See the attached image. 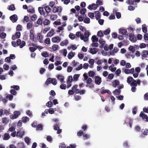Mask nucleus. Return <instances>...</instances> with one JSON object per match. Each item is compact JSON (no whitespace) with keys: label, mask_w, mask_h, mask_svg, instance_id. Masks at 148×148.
Segmentation results:
<instances>
[{"label":"nucleus","mask_w":148,"mask_h":148,"mask_svg":"<svg viewBox=\"0 0 148 148\" xmlns=\"http://www.w3.org/2000/svg\"><path fill=\"white\" fill-rule=\"evenodd\" d=\"M37 19V16L36 14H34L31 17V19L33 21H35Z\"/></svg>","instance_id":"nucleus-44"},{"label":"nucleus","mask_w":148,"mask_h":148,"mask_svg":"<svg viewBox=\"0 0 148 148\" xmlns=\"http://www.w3.org/2000/svg\"><path fill=\"white\" fill-rule=\"evenodd\" d=\"M114 77V75L113 73H111L109 74L108 76V78L110 79H112Z\"/></svg>","instance_id":"nucleus-50"},{"label":"nucleus","mask_w":148,"mask_h":148,"mask_svg":"<svg viewBox=\"0 0 148 148\" xmlns=\"http://www.w3.org/2000/svg\"><path fill=\"white\" fill-rule=\"evenodd\" d=\"M57 16L56 15H50V19L51 20L54 21L57 18Z\"/></svg>","instance_id":"nucleus-29"},{"label":"nucleus","mask_w":148,"mask_h":148,"mask_svg":"<svg viewBox=\"0 0 148 148\" xmlns=\"http://www.w3.org/2000/svg\"><path fill=\"white\" fill-rule=\"evenodd\" d=\"M50 23V21L47 19H46L43 21V23L44 25H47L49 24Z\"/></svg>","instance_id":"nucleus-26"},{"label":"nucleus","mask_w":148,"mask_h":148,"mask_svg":"<svg viewBox=\"0 0 148 148\" xmlns=\"http://www.w3.org/2000/svg\"><path fill=\"white\" fill-rule=\"evenodd\" d=\"M79 75L78 74H75L73 76V79L75 81H77L79 78Z\"/></svg>","instance_id":"nucleus-60"},{"label":"nucleus","mask_w":148,"mask_h":148,"mask_svg":"<svg viewBox=\"0 0 148 148\" xmlns=\"http://www.w3.org/2000/svg\"><path fill=\"white\" fill-rule=\"evenodd\" d=\"M44 42L46 44H49L50 43V38H47L45 40Z\"/></svg>","instance_id":"nucleus-51"},{"label":"nucleus","mask_w":148,"mask_h":148,"mask_svg":"<svg viewBox=\"0 0 148 148\" xmlns=\"http://www.w3.org/2000/svg\"><path fill=\"white\" fill-rule=\"evenodd\" d=\"M33 23L31 21L28 23L27 24V29H30L32 27Z\"/></svg>","instance_id":"nucleus-35"},{"label":"nucleus","mask_w":148,"mask_h":148,"mask_svg":"<svg viewBox=\"0 0 148 148\" xmlns=\"http://www.w3.org/2000/svg\"><path fill=\"white\" fill-rule=\"evenodd\" d=\"M130 85L132 86H137V84L136 81L134 79L132 82L131 83Z\"/></svg>","instance_id":"nucleus-33"},{"label":"nucleus","mask_w":148,"mask_h":148,"mask_svg":"<svg viewBox=\"0 0 148 148\" xmlns=\"http://www.w3.org/2000/svg\"><path fill=\"white\" fill-rule=\"evenodd\" d=\"M94 12L96 14L95 17L96 20H97L101 18L100 13L99 11H95Z\"/></svg>","instance_id":"nucleus-20"},{"label":"nucleus","mask_w":148,"mask_h":148,"mask_svg":"<svg viewBox=\"0 0 148 148\" xmlns=\"http://www.w3.org/2000/svg\"><path fill=\"white\" fill-rule=\"evenodd\" d=\"M38 10L41 15H43L45 17L46 16H45V13L43 7H39L38 8Z\"/></svg>","instance_id":"nucleus-13"},{"label":"nucleus","mask_w":148,"mask_h":148,"mask_svg":"<svg viewBox=\"0 0 148 148\" xmlns=\"http://www.w3.org/2000/svg\"><path fill=\"white\" fill-rule=\"evenodd\" d=\"M84 22L86 23H89L90 22V19L88 17L84 19Z\"/></svg>","instance_id":"nucleus-46"},{"label":"nucleus","mask_w":148,"mask_h":148,"mask_svg":"<svg viewBox=\"0 0 148 148\" xmlns=\"http://www.w3.org/2000/svg\"><path fill=\"white\" fill-rule=\"evenodd\" d=\"M95 81L96 84L99 85L102 82L101 78L99 76H96L95 77Z\"/></svg>","instance_id":"nucleus-6"},{"label":"nucleus","mask_w":148,"mask_h":148,"mask_svg":"<svg viewBox=\"0 0 148 148\" xmlns=\"http://www.w3.org/2000/svg\"><path fill=\"white\" fill-rule=\"evenodd\" d=\"M36 127L37 130H42L43 129L42 126L41 124L38 125Z\"/></svg>","instance_id":"nucleus-47"},{"label":"nucleus","mask_w":148,"mask_h":148,"mask_svg":"<svg viewBox=\"0 0 148 148\" xmlns=\"http://www.w3.org/2000/svg\"><path fill=\"white\" fill-rule=\"evenodd\" d=\"M84 36H85V38L86 40H84V42L87 41L88 40V37L89 36V32H88L86 31L84 33Z\"/></svg>","instance_id":"nucleus-23"},{"label":"nucleus","mask_w":148,"mask_h":148,"mask_svg":"<svg viewBox=\"0 0 148 148\" xmlns=\"http://www.w3.org/2000/svg\"><path fill=\"white\" fill-rule=\"evenodd\" d=\"M121 91L117 89H116L113 92V94L115 95H118L120 94Z\"/></svg>","instance_id":"nucleus-30"},{"label":"nucleus","mask_w":148,"mask_h":148,"mask_svg":"<svg viewBox=\"0 0 148 148\" xmlns=\"http://www.w3.org/2000/svg\"><path fill=\"white\" fill-rule=\"evenodd\" d=\"M18 148H24V146L23 143H18Z\"/></svg>","instance_id":"nucleus-61"},{"label":"nucleus","mask_w":148,"mask_h":148,"mask_svg":"<svg viewBox=\"0 0 148 148\" xmlns=\"http://www.w3.org/2000/svg\"><path fill=\"white\" fill-rule=\"evenodd\" d=\"M16 43L17 44V46H19L21 48H22L24 46L26 43L25 41H21L20 39H18L17 40L16 42L14 41H12V45L14 47H16Z\"/></svg>","instance_id":"nucleus-1"},{"label":"nucleus","mask_w":148,"mask_h":148,"mask_svg":"<svg viewBox=\"0 0 148 148\" xmlns=\"http://www.w3.org/2000/svg\"><path fill=\"white\" fill-rule=\"evenodd\" d=\"M10 87L11 88H14V90H18L20 89L19 86L17 85H14L13 86H11Z\"/></svg>","instance_id":"nucleus-37"},{"label":"nucleus","mask_w":148,"mask_h":148,"mask_svg":"<svg viewBox=\"0 0 148 148\" xmlns=\"http://www.w3.org/2000/svg\"><path fill=\"white\" fill-rule=\"evenodd\" d=\"M134 80L132 77H129L127 78V82L129 84L131 83V82Z\"/></svg>","instance_id":"nucleus-36"},{"label":"nucleus","mask_w":148,"mask_h":148,"mask_svg":"<svg viewBox=\"0 0 148 148\" xmlns=\"http://www.w3.org/2000/svg\"><path fill=\"white\" fill-rule=\"evenodd\" d=\"M147 51L144 50L143 51V53L142 54V57L144 58H146L147 57Z\"/></svg>","instance_id":"nucleus-41"},{"label":"nucleus","mask_w":148,"mask_h":148,"mask_svg":"<svg viewBox=\"0 0 148 148\" xmlns=\"http://www.w3.org/2000/svg\"><path fill=\"white\" fill-rule=\"evenodd\" d=\"M89 76L90 77H92L94 76L95 73V72L92 71H90L88 72Z\"/></svg>","instance_id":"nucleus-42"},{"label":"nucleus","mask_w":148,"mask_h":148,"mask_svg":"<svg viewBox=\"0 0 148 148\" xmlns=\"http://www.w3.org/2000/svg\"><path fill=\"white\" fill-rule=\"evenodd\" d=\"M6 36V33L4 32H2L0 36L3 38H5Z\"/></svg>","instance_id":"nucleus-53"},{"label":"nucleus","mask_w":148,"mask_h":148,"mask_svg":"<svg viewBox=\"0 0 148 148\" xmlns=\"http://www.w3.org/2000/svg\"><path fill=\"white\" fill-rule=\"evenodd\" d=\"M129 40L132 42H135L137 40L136 36L132 33L129 34Z\"/></svg>","instance_id":"nucleus-4"},{"label":"nucleus","mask_w":148,"mask_h":148,"mask_svg":"<svg viewBox=\"0 0 148 148\" xmlns=\"http://www.w3.org/2000/svg\"><path fill=\"white\" fill-rule=\"evenodd\" d=\"M43 23L42 20V18H39L37 22L34 23V25L35 27H38L39 25H42Z\"/></svg>","instance_id":"nucleus-9"},{"label":"nucleus","mask_w":148,"mask_h":148,"mask_svg":"<svg viewBox=\"0 0 148 148\" xmlns=\"http://www.w3.org/2000/svg\"><path fill=\"white\" fill-rule=\"evenodd\" d=\"M24 133L25 132L24 131L19 130L17 131L16 135L17 136L21 137L24 135Z\"/></svg>","instance_id":"nucleus-14"},{"label":"nucleus","mask_w":148,"mask_h":148,"mask_svg":"<svg viewBox=\"0 0 148 148\" xmlns=\"http://www.w3.org/2000/svg\"><path fill=\"white\" fill-rule=\"evenodd\" d=\"M20 111H15L14 112V114L11 115L10 117L12 119H16L18 117L19 115L20 114Z\"/></svg>","instance_id":"nucleus-2"},{"label":"nucleus","mask_w":148,"mask_h":148,"mask_svg":"<svg viewBox=\"0 0 148 148\" xmlns=\"http://www.w3.org/2000/svg\"><path fill=\"white\" fill-rule=\"evenodd\" d=\"M110 32V28H108L107 29L105 30L103 32V34L105 35L109 34Z\"/></svg>","instance_id":"nucleus-34"},{"label":"nucleus","mask_w":148,"mask_h":148,"mask_svg":"<svg viewBox=\"0 0 148 148\" xmlns=\"http://www.w3.org/2000/svg\"><path fill=\"white\" fill-rule=\"evenodd\" d=\"M112 86L114 87H116L117 85H119V82L117 80H114L112 82Z\"/></svg>","instance_id":"nucleus-16"},{"label":"nucleus","mask_w":148,"mask_h":148,"mask_svg":"<svg viewBox=\"0 0 148 148\" xmlns=\"http://www.w3.org/2000/svg\"><path fill=\"white\" fill-rule=\"evenodd\" d=\"M10 138V136L9 134L8 133H5L3 139L5 140H8Z\"/></svg>","instance_id":"nucleus-28"},{"label":"nucleus","mask_w":148,"mask_h":148,"mask_svg":"<svg viewBox=\"0 0 148 148\" xmlns=\"http://www.w3.org/2000/svg\"><path fill=\"white\" fill-rule=\"evenodd\" d=\"M129 49L130 51H132V53H134L135 51V49L132 46H130L129 48Z\"/></svg>","instance_id":"nucleus-54"},{"label":"nucleus","mask_w":148,"mask_h":148,"mask_svg":"<svg viewBox=\"0 0 148 148\" xmlns=\"http://www.w3.org/2000/svg\"><path fill=\"white\" fill-rule=\"evenodd\" d=\"M44 8L47 13H48L51 12V10L49 5L45 6H44Z\"/></svg>","instance_id":"nucleus-22"},{"label":"nucleus","mask_w":148,"mask_h":148,"mask_svg":"<svg viewBox=\"0 0 148 148\" xmlns=\"http://www.w3.org/2000/svg\"><path fill=\"white\" fill-rule=\"evenodd\" d=\"M86 11V10L85 8H83L80 10V13L82 14H84Z\"/></svg>","instance_id":"nucleus-48"},{"label":"nucleus","mask_w":148,"mask_h":148,"mask_svg":"<svg viewBox=\"0 0 148 148\" xmlns=\"http://www.w3.org/2000/svg\"><path fill=\"white\" fill-rule=\"evenodd\" d=\"M126 2L127 4L134 5V1L133 0H127Z\"/></svg>","instance_id":"nucleus-40"},{"label":"nucleus","mask_w":148,"mask_h":148,"mask_svg":"<svg viewBox=\"0 0 148 148\" xmlns=\"http://www.w3.org/2000/svg\"><path fill=\"white\" fill-rule=\"evenodd\" d=\"M69 38L72 40L74 39L75 38V35L72 33L69 34Z\"/></svg>","instance_id":"nucleus-57"},{"label":"nucleus","mask_w":148,"mask_h":148,"mask_svg":"<svg viewBox=\"0 0 148 148\" xmlns=\"http://www.w3.org/2000/svg\"><path fill=\"white\" fill-rule=\"evenodd\" d=\"M53 105V103L52 102L49 101H48L46 105L49 107H51Z\"/></svg>","instance_id":"nucleus-59"},{"label":"nucleus","mask_w":148,"mask_h":148,"mask_svg":"<svg viewBox=\"0 0 148 148\" xmlns=\"http://www.w3.org/2000/svg\"><path fill=\"white\" fill-rule=\"evenodd\" d=\"M16 29L17 31H21L22 30V26L20 25H18L16 27Z\"/></svg>","instance_id":"nucleus-49"},{"label":"nucleus","mask_w":148,"mask_h":148,"mask_svg":"<svg viewBox=\"0 0 148 148\" xmlns=\"http://www.w3.org/2000/svg\"><path fill=\"white\" fill-rule=\"evenodd\" d=\"M73 80L72 77V76H69V77L68 80L67 81V83H71Z\"/></svg>","instance_id":"nucleus-58"},{"label":"nucleus","mask_w":148,"mask_h":148,"mask_svg":"<svg viewBox=\"0 0 148 148\" xmlns=\"http://www.w3.org/2000/svg\"><path fill=\"white\" fill-rule=\"evenodd\" d=\"M51 81H52V79L50 77L48 78L45 82V84L48 85L49 84L51 83Z\"/></svg>","instance_id":"nucleus-31"},{"label":"nucleus","mask_w":148,"mask_h":148,"mask_svg":"<svg viewBox=\"0 0 148 148\" xmlns=\"http://www.w3.org/2000/svg\"><path fill=\"white\" fill-rule=\"evenodd\" d=\"M29 37L30 39L32 40H34V36L33 34V30H31L30 31Z\"/></svg>","instance_id":"nucleus-17"},{"label":"nucleus","mask_w":148,"mask_h":148,"mask_svg":"<svg viewBox=\"0 0 148 148\" xmlns=\"http://www.w3.org/2000/svg\"><path fill=\"white\" fill-rule=\"evenodd\" d=\"M62 11V8L60 7H56L55 6L53 8L52 12L53 13H56L58 12H61Z\"/></svg>","instance_id":"nucleus-8"},{"label":"nucleus","mask_w":148,"mask_h":148,"mask_svg":"<svg viewBox=\"0 0 148 148\" xmlns=\"http://www.w3.org/2000/svg\"><path fill=\"white\" fill-rule=\"evenodd\" d=\"M139 116L140 117H142L143 119H144L145 117L147 116V115L145 114L143 111H141L140 113Z\"/></svg>","instance_id":"nucleus-32"},{"label":"nucleus","mask_w":148,"mask_h":148,"mask_svg":"<svg viewBox=\"0 0 148 148\" xmlns=\"http://www.w3.org/2000/svg\"><path fill=\"white\" fill-rule=\"evenodd\" d=\"M87 80L86 82V83L87 84H89V85L88 86L86 85V87H88L90 88H93L94 86V85L93 84H91V83L92 82V80L91 79V78L90 77H89L88 78V79H87Z\"/></svg>","instance_id":"nucleus-5"},{"label":"nucleus","mask_w":148,"mask_h":148,"mask_svg":"<svg viewBox=\"0 0 148 148\" xmlns=\"http://www.w3.org/2000/svg\"><path fill=\"white\" fill-rule=\"evenodd\" d=\"M91 40L93 42H97L98 41V38L95 35H93L92 36Z\"/></svg>","instance_id":"nucleus-24"},{"label":"nucleus","mask_w":148,"mask_h":148,"mask_svg":"<svg viewBox=\"0 0 148 148\" xmlns=\"http://www.w3.org/2000/svg\"><path fill=\"white\" fill-rule=\"evenodd\" d=\"M29 121V118L27 116L24 117L22 118V121L24 123H26Z\"/></svg>","instance_id":"nucleus-25"},{"label":"nucleus","mask_w":148,"mask_h":148,"mask_svg":"<svg viewBox=\"0 0 148 148\" xmlns=\"http://www.w3.org/2000/svg\"><path fill=\"white\" fill-rule=\"evenodd\" d=\"M2 123L4 124L7 123L8 121V119L7 118H3L2 119Z\"/></svg>","instance_id":"nucleus-45"},{"label":"nucleus","mask_w":148,"mask_h":148,"mask_svg":"<svg viewBox=\"0 0 148 148\" xmlns=\"http://www.w3.org/2000/svg\"><path fill=\"white\" fill-rule=\"evenodd\" d=\"M144 39L145 40H148V34L146 33L144 35Z\"/></svg>","instance_id":"nucleus-64"},{"label":"nucleus","mask_w":148,"mask_h":148,"mask_svg":"<svg viewBox=\"0 0 148 148\" xmlns=\"http://www.w3.org/2000/svg\"><path fill=\"white\" fill-rule=\"evenodd\" d=\"M72 64L74 67H76L79 64V63L77 62H75V60H74L73 61Z\"/></svg>","instance_id":"nucleus-62"},{"label":"nucleus","mask_w":148,"mask_h":148,"mask_svg":"<svg viewBox=\"0 0 148 148\" xmlns=\"http://www.w3.org/2000/svg\"><path fill=\"white\" fill-rule=\"evenodd\" d=\"M57 78L60 80V82L62 83L63 82H64V77L62 75H57Z\"/></svg>","instance_id":"nucleus-19"},{"label":"nucleus","mask_w":148,"mask_h":148,"mask_svg":"<svg viewBox=\"0 0 148 148\" xmlns=\"http://www.w3.org/2000/svg\"><path fill=\"white\" fill-rule=\"evenodd\" d=\"M15 9L14 5H10L8 9L10 10L13 11L15 10Z\"/></svg>","instance_id":"nucleus-52"},{"label":"nucleus","mask_w":148,"mask_h":148,"mask_svg":"<svg viewBox=\"0 0 148 148\" xmlns=\"http://www.w3.org/2000/svg\"><path fill=\"white\" fill-rule=\"evenodd\" d=\"M10 18L11 20L13 22H16L18 19V17L17 15L16 14H14L11 16Z\"/></svg>","instance_id":"nucleus-12"},{"label":"nucleus","mask_w":148,"mask_h":148,"mask_svg":"<svg viewBox=\"0 0 148 148\" xmlns=\"http://www.w3.org/2000/svg\"><path fill=\"white\" fill-rule=\"evenodd\" d=\"M27 11L31 14H33L35 12L34 8L32 7H29V9L27 10Z\"/></svg>","instance_id":"nucleus-21"},{"label":"nucleus","mask_w":148,"mask_h":148,"mask_svg":"<svg viewBox=\"0 0 148 148\" xmlns=\"http://www.w3.org/2000/svg\"><path fill=\"white\" fill-rule=\"evenodd\" d=\"M21 36V33L19 32H16L15 34L12 35V39L13 40H15L16 39L19 38Z\"/></svg>","instance_id":"nucleus-7"},{"label":"nucleus","mask_w":148,"mask_h":148,"mask_svg":"<svg viewBox=\"0 0 148 148\" xmlns=\"http://www.w3.org/2000/svg\"><path fill=\"white\" fill-rule=\"evenodd\" d=\"M88 16L90 18H92L94 17V14L92 12L88 13Z\"/></svg>","instance_id":"nucleus-63"},{"label":"nucleus","mask_w":148,"mask_h":148,"mask_svg":"<svg viewBox=\"0 0 148 148\" xmlns=\"http://www.w3.org/2000/svg\"><path fill=\"white\" fill-rule=\"evenodd\" d=\"M98 49L95 48H90L89 52L92 54H96L98 51Z\"/></svg>","instance_id":"nucleus-11"},{"label":"nucleus","mask_w":148,"mask_h":148,"mask_svg":"<svg viewBox=\"0 0 148 148\" xmlns=\"http://www.w3.org/2000/svg\"><path fill=\"white\" fill-rule=\"evenodd\" d=\"M54 34V30L53 29H51V31L49 32L47 35V37H51L53 36Z\"/></svg>","instance_id":"nucleus-15"},{"label":"nucleus","mask_w":148,"mask_h":148,"mask_svg":"<svg viewBox=\"0 0 148 148\" xmlns=\"http://www.w3.org/2000/svg\"><path fill=\"white\" fill-rule=\"evenodd\" d=\"M97 35L98 36L100 37H103V34L101 30H100L97 32Z\"/></svg>","instance_id":"nucleus-43"},{"label":"nucleus","mask_w":148,"mask_h":148,"mask_svg":"<svg viewBox=\"0 0 148 148\" xmlns=\"http://www.w3.org/2000/svg\"><path fill=\"white\" fill-rule=\"evenodd\" d=\"M68 43V40H66L63 41H62L60 43V45L61 46H64V45H67Z\"/></svg>","instance_id":"nucleus-27"},{"label":"nucleus","mask_w":148,"mask_h":148,"mask_svg":"<svg viewBox=\"0 0 148 148\" xmlns=\"http://www.w3.org/2000/svg\"><path fill=\"white\" fill-rule=\"evenodd\" d=\"M29 49L31 52H34L37 49V48L34 47H29Z\"/></svg>","instance_id":"nucleus-55"},{"label":"nucleus","mask_w":148,"mask_h":148,"mask_svg":"<svg viewBox=\"0 0 148 148\" xmlns=\"http://www.w3.org/2000/svg\"><path fill=\"white\" fill-rule=\"evenodd\" d=\"M58 47V45L54 44L52 46V49L53 51H55L56 50Z\"/></svg>","instance_id":"nucleus-38"},{"label":"nucleus","mask_w":148,"mask_h":148,"mask_svg":"<svg viewBox=\"0 0 148 148\" xmlns=\"http://www.w3.org/2000/svg\"><path fill=\"white\" fill-rule=\"evenodd\" d=\"M37 36L38 40H39V42L41 43L43 42V41L42 40V39L43 36L40 33H39L37 34Z\"/></svg>","instance_id":"nucleus-18"},{"label":"nucleus","mask_w":148,"mask_h":148,"mask_svg":"<svg viewBox=\"0 0 148 148\" xmlns=\"http://www.w3.org/2000/svg\"><path fill=\"white\" fill-rule=\"evenodd\" d=\"M119 32L120 34H121L122 35H125L126 36H128L127 30L125 29H119Z\"/></svg>","instance_id":"nucleus-10"},{"label":"nucleus","mask_w":148,"mask_h":148,"mask_svg":"<svg viewBox=\"0 0 148 148\" xmlns=\"http://www.w3.org/2000/svg\"><path fill=\"white\" fill-rule=\"evenodd\" d=\"M74 56L73 55V52H71L69 53L68 56V58L69 59H71Z\"/></svg>","instance_id":"nucleus-39"},{"label":"nucleus","mask_w":148,"mask_h":148,"mask_svg":"<svg viewBox=\"0 0 148 148\" xmlns=\"http://www.w3.org/2000/svg\"><path fill=\"white\" fill-rule=\"evenodd\" d=\"M61 40V38L58 36L54 37L51 39L52 41L53 42L59 43Z\"/></svg>","instance_id":"nucleus-3"},{"label":"nucleus","mask_w":148,"mask_h":148,"mask_svg":"<svg viewBox=\"0 0 148 148\" xmlns=\"http://www.w3.org/2000/svg\"><path fill=\"white\" fill-rule=\"evenodd\" d=\"M109 92H110V91L108 90H101V94H103L106 93H109Z\"/></svg>","instance_id":"nucleus-56"}]
</instances>
